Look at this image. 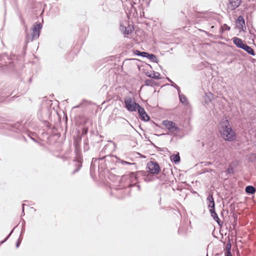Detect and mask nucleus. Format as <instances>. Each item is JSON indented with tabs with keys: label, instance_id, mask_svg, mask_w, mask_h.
Instances as JSON below:
<instances>
[{
	"label": "nucleus",
	"instance_id": "obj_1",
	"mask_svg": "<svg viewBox=\"0 0 256 256\" xmlns=\"http://www.w3.org/2000/svg\"><path fill=\"white\" fill-rule=\"evenodd\" d=\"M222 137L226 141L232 142L236 138V134L230 125L228 120H223L220 124Z\"/></svg>",
	"mask_w": 256,
	"mask_h": 256
},
{
	"label": "nucleus",
	"instance_id": "obj_2",
	"mask_svg": "<svg viewBox=\"0 0 256 256\" xmlns=\"http://www.w3.org/2000/svg\"><path fill=\"white\" fill-rule=\"evenodd\" d=\"M43 17H40L41 22H35L32 28V33L31 34H26V43L28 44L30 42H32L34 40H36L40 36L41 30L42 28L44 20Z\"/></svg>",
	"mask_w": 256,
	"mask_h": 256
},
{
	"label": "nucleus",
	"instance_id": "obj_3",
	"mask_svg": "<svg viewBox=\"0 0 256 256\" xmlns=\"http://www.w3.org/2000/svg\"><path fill=\"white\" fill-rule=\"evenodd\" d=\"M147 172L144 171H138L136 172H132L128 174L122 176V181H126L128 187L134 186L137 183V178L138 176H146Z\"/></svg>",
	"mask_w": 256,
	"mask_h": 256
},
{
	"label": "nucleus",
	"instance_id": "obj_4",
	"mask_svg": "<svg viewBox=\"0 0 256 256\" xmlns=\"http://www.w3.org/2000/svg\"><path fill=\"white\" fill-rule=\"evenodd\" d=\"M22 125L20 123H16L14 124L13 126H12V128L11 129V130L14 131L16 132H22L23 133V138H24L26 140V136L28 137L30 139L32 140L33 141L36 142H37V138L38 136L37 134L35 132H32L31 131H30L29 130H23L22 131Z\"/></svg>",
	"mask_w": 256,
	"mask_h": 256
},
{
	"label": "nucleus",
	"instance_id": "obj_5",
	"mask_svg": "<svg viewBox=\"0 0 256 256\" xmlns=\"http://www.w3.org/2000/svg\"><path fill=\"white\" fill-rule=\"evenodd\" d=\"M75 152L76 156L74 160V166L76 168L74 170L72 174L78 172L82 166V158L80 152L78 151L77 144L76 145Z\"/></svg>",
	"mask_w": 256,
	"mask_h": 256
},
{
	"label": "nucleus",
	"instance_id": "obj_6",
	"mask_svg": "<svg viewBox=\"0 0 256 256\" xmlns=\"http://www.w3.org/2000/svg\"><path fill=\"white\" fill-rule=\"evenodd\" d=\"M124 106L130 112H135L140 106V104L132 100V99L130 97H126L124 98Z\"/></svg>",
	"mask_w": 256,
	"mask_h": 256
},
{
	"label": "nucleus",
	"instance_id": "obj_7",
	"mask_svg": "<svg viewBox=\"0 0 256 256\" xmlns=\"http://www.w3.org/2000/svg\"><path fill=\"white\" fill-rule=\"evenodd\" d=\"M162 125L166 128L170 133L174 134L180 131V128L176 125V124L170 120H164L162 122Z\"/></svg>",
	"mask_w": 256,
	"mask_h": 256
},
{
	"label": "nucleus",
	"instance_id": "obj_8",
	"mask_svg": "<svg viewBox=\"0 0 256 256\" xmlns=\"http://www.w3.org/2000/svg\"><path fill=\"white\" fill-rule=\"evenodd\" d=\"M147 168L148 169V172L150 173V176L152 174H157L160 171V168L158 164L156 162L150 161L147 164Z\"/></svg>",
	"mask_w": 256,
	"mask_h": 256
},
{
	"label": "nucleus",
	"instance_id": "obj_9",
	"mask_svg": "<svg viewBox=\"0 0 256 256\" xmlns=\"http://www.w3.org/2000/svg\"><path fill=\"white\" fill-rule=\"evenodd\" d=\"M137 110L140 115V118L142 120L148 122L150 120V117L146 114L144 108L140 106L137 109Z\"/></svg>",
	"mask_w": 256,
	"mask_h": 256
},
{
	"label": "nucleus",
	"instance_id": "obj_10",
	"mask_svg": "<svg viewBox=\"0 0 256 256\" xmlns=\"http://www.w3.org/2000/svg\"><path fill=\"white\" fill-rule=\"evenodd\" d=\"M236 28L242 31H245L246 27L244 17H238L236 20Z\"/></svg>",
	"mask_w": 256,
	"mask_h": 256
},
{
	"label": "nucleus",
	"instance_id": "obj_11",
	"mask_svg": "<svg viewBox=\"0 0 256 256\" xmlns=\"http://www.w3.org/2000/svg\"><path fill=\"white\" fill-rule=\"evenodd\" d=\"M101 135H100L98 136V134H97V143L100 142V146H104L102 150L100 152V154H102L105 152L108 146V144H106V143L108 142V141L104 140H101Z\"/></svg>",
	"mask_w": 256,
	"mask_h": 256
},
{
	"label": "nucleus",
	"instance_id": "obj_12",
	"mask_svg": "<svg viewBox=\"0 0 256 256\" xmlns=\"http://www.w3.org/2000/svg\"><path fill=\"white\" fill-rule=\"evenodd\" d=\"M96 162V158H94L92 159V161L91 162V165L90 167V176L91 178L95 180V176H96V172H95V162Z\"/></svg>",
	"mask_w": 256,
	"mask_h": 256
},
{
	"label": "nucleus",
	"instance_id": "obj_13",
	"mask_svg": "<svg viewBox=\"0 0 256 256\" xmlns=\"http://www.w3.org/2000/svg\"><path fill=\"white\" fill-rule=\"evenodd\" d=\"M213 98V94L210 92H205L204 95L203 97V101L206 104H209L210 102L212 100Z\"/></svg>",
	"mask_w": 256,
	"mask_h": 256
},
{
	"label": "nucleus",
	"instance_id": "obj_14",
	"mask_svg": "<svg viewBox=\"0 0 256 256\" xmlns=\"http://www.w3.org/2000/svg\"><path fill=\"white\" fill-rule=\"evenodd\" d=\"M242 0H229V8L234 10L240 4Z\"/></svg>",
	"mask_w": 256,
	"mask_h": 256
},
{
	"label": "nucleus",
	"instance_id": "obj_15",
	"mask_svg": "<svg viewBox=\"0 0 256 256\" xmlns=\"http://www.w3.org/2000/svg\"><path fill=\"white\" fill-rule=\"evenodd\" d=\"M232 40L234 44L238 48L242 49L245 45L242 40L238 38L234 37L232 38Z\"/></svg>",
	"mask_w": 256,
	"mask_h": 256
},
{
	"label": "nucleus",
	"instance_id": "obj_16",
	"mask_svg": "<svg viewBox=\"0 0 256 256\" xmlns=\"http://www.w3.org/2000/svg\"><path fill=\"white\" fill-rule=\"evenodd\" d=\"M178 94L180 102L183 104L187 106L188 104V102L186 97L184 94H181L180 90L178 91Z\"/></svg>",
	"mask_w": 256,
	"mask_h": 256
},
{
	"label": "nucleus",
	"instance_id": "obj_17",
	"mask_svg": "<svg viewBox=\"0 0 256 256\" xmlns=\"http://www.w3.org/2000/svg\"><path fill=\"white\" fill-rule=\"evenodd\" d=\"M120 31L124 34L128 35L131 32V30L128 27L127 28L126 26H123L122 24H120Z\"/></svg>",
	"mask_w": 256,
	"mask_h": 256
},
{
	"label": "nucleus",
	"instance_id": "obj_18",
	"mask_svg": "<svg viewBox=\"0 0 256 256\" xmlns=\"http://www.w3.org/2000/svg\"><path fill=\"white\" fill-rule=\"evenodd\" d=\"M170 159L172 162H174L175 164L179 163L180 160V156L178 152L176 154H172L170 156Z\"/></svg>",
	"mask_w": 256,
	"mask_h": 256
},
{
	"label": "nucleus",
	"instance_id": "obj_19",
	"mask_svg": "<svg viewBox=\"0 0 256 256\" xmlns=\"http://www.w3.org/2000/svg\"><path fill=\"white\" fill-rule=\"evenodd\" d=\"M206 200L208 202V208H212L215 206V203L214 199L212 195L210 194L206 198Z\"/></svg>",
	"mask_w": 256,
	"mask_h": 256
},
{
	"label": "nucleus",
	"instance_id": "obj_20",
	"mask_svg": "<svg viewBox=\"0 0 256 256\" xmlns=\"http://www.w3.org/2000/svg\"><path fill=\"white\" fill-rule=\"evenodd\" d=\"M245 191L248 194H254L256 191V188L252 186H248L246 187Z\"/></svg>",
	"mask_w": 256,
	"mask_h": 256
},
{
	"label": "nucleus",
	"instance_id": "obj_21",
	"mask_svg": "<svg viewBox=\"0 0 256 256\" xmlns=\"http://www.w3.org/2000/svg\"><path fill=\"white\" fill-rule=\"evenodd\" d=\"M242 49L244 50L248 54L250 55H254V52L253 49L250 46H248L246 44H245V45L244 46Z\"/></svg>",
	"mask_w": 256,
	"mask_h": 256
},
{
	"label": "nucleus",
	"instance_id": "obj_22",
	"mask_svg": "<svg viewBox=\"0 0 256 256\" xmlns=\"http://www.w3.org/2000/svg\"><path fill=\"white\" fill-rule=\"evenodd\" d=\"M36 8H37L36 10H34V8H33V10H32V12H35L34 16H44V10H42V8H38V7Z\"/></svg>",
	"mask_w": 256,
	"mask_h": 256
},
{
	"label": "nucleus",
	"instance_id": "obj_23",
	"mask_svg": "<svg viewBox=\"0 0 256 256\" xmlns=\"http://www.w3.org/2000/svg\"><path fill=\"white\" fill-rule=\"evenodd\" d=\"M148 76L156 80H159L160 78V74L159 72L154 71L152 72V74H147Z\"/></svg>",
	"mask_w": 256,
	"mask_h": 256
},
{
	"label": "nucleus",
	"instance_id": "obj_24",
	"mask_svg": "<svg viewBox=\"0 0 256 256\" xmlns=\"http://www.w3.org/2000/svg\"><path fill=\"white\" fill-rule=\"evenodd\" d=\"M230 30V27L228 26L226 24H224L223 25H222L219 32L220 34H223V32L225 31H229Z\"/></svg>",
	"mask_w": 256,
	"mask_h": 256
},
{
	"label": "nucleus",
	"instance_id": "obj_25",
	"mask_svg": "<svg viewBox=\"0 0 256 256\" xmlns=\"http://www.w3.org/2000/svg\"><path fill=\"white\" fill-rule=\"evenodd\" d=\"M189 232L188 228H185L184 226L182 224L180 226L179 228L178 232L180 234H187Z\"/></svg>",
	"mask_w": 256,
	"mask_h": 256
},
{
	"label": "nucleus",
	"instance_id": "obj_26",
	"mask_svg": "<svg viewBox=\"0 0 256 256\" xmlns=\"http://www.w3.org/2000/svg\"><path fill=\"white\" fill-rule=\"evenodd\" d=\"M211 216L212 217L214 220L218 223V226H222L223 222H221L216 213L211 215Z\"/></svg>",
	"mask_w": 256,
	"mask_h": 256
},
{
	"label": "nucleus",
	"instance_id": "obj_27",
	"mask_svg": "<svg viewBox=\"0 0 256 256\" xmlns=\"http://www.w3.org/2000/svg\"><path fill=\"white\" fill-rule=\"evenodd\" d=\"M148 58L154 62H158V59L156 55L152 54H149V56Z\"/></svg>",
	"mask_w": 256,
	"mask_h": 256
},
{
	"label": "nucleus",
	"instance_id": "obj_28",
	"mask_svg": "<svg viewBox=\"0 0 256 256\" xmlns=\"http://www.w3.org/2000/svg\"><path fill=\"white\" fill-rule=\"evenodd\" d=\"M144 84L147 86H154L156 85V82L152 79L146 80Z\"/></svg>",
	"mask_w": 256,
	"mask_h": 256
},
{
	"label": "nucleus",
	"instance_id": "obj_29",
	"mask_svg": "<svg viewBox=\"0 0 256 256\" xmlns=\"http://www.w3.org/2000/svg\"><path fill=\"white\" fill-rule=\"evenodd\" d=\"M166 79L171 83V86L177 90L178 92L180 90L179 86L174 82L170 78H166Z\"/></svg>",
	"mask_w": 256,
	"mask_h": 256
},
{
	"label": "nucleus",
	"instance_id": "obj_30",
	"mask_svg": "<svg viewBox=\"0 0 256 256\" xmlns=\"http://www.w3.org/2000/svg\"><path fill=\"white\" fill-rule=\"evenodd\" d=\"M120 162L122 164H128V165H130V166H134V168L136 167V163H131V162H126L125 160H121Z\"/></svg>",
	"mask_w": 256,
	"mask_h": 256
},
{
	"label": "nucleus",
	"instance_id": "obj_31",
	"mask_svg": "<svg viewBox=\"0 0 256 256\" xmlns=\"http://www.w3.org/2000/svg\"><path fill=\"white\" fill-rule=\"evenodd\" d=\"M231 247H232V245H231L230 240H228V242L226 246V251L231 250Z\"/></svg>",
	"mask_w": 256,
	"mask_h": 256
},
{
	"label": "nucleus",
	"instance_id": "obj_32",
	"mask_svg": "<svg viewBox=\"0 0 256 256\" xmlns=\"http://www.w3.org/2000/svg\"><path fill=\"white\" fill-rule=\"evenodd\" d=\"M22 236H21V235H20V237H19V238H18V241H17V242L16 243V248H18L20 246V242H21V241L22 240Z\"/></svg>",
	"mask_w": 256,
	"mask_h": 256
},
{
	"label": "nucleus",
	"instance_id": "obj_33",
	"mask_svg": "<svg viewBox=\"0 0 256 256\" xmlns=\"http://www.w3.org/2000/svg\"><path fill=\"white\" fill-rule=\"evenodd\" d=\"M140 56H142L144 58H148V56H149V53L148 52H142V53H140Z\"/></svg>",
	"mask_w": 256,
	"mask_h": 256
},
{
	"label": "nucleus",
	"instance_id": "obj_34",
	"mask_svg": "<svg viewBox=\"0 0 256 256\" xmlns=\"http://www.w3.org/2000/svg\"><path fill=\"white\" fill-rule=\"evenodd\" d=\"M15 228H14L10 232L9 234L2 240V241L1 242V244H2L4 242H6L8 238L11 235V234H12V232H13L14 229Z\"/></svg>",
	"mask_w": 256,
	"mask_h": 256
},
{
	"label": "nucleus",
	"instance_id": "obj_35",
	"mask_svg": "<svg viewBox=\"0 0 256 256\" xmlns=\"http://www.w3.org/2000/svg\"><path fill=\"white\" fill-rule=\"evenodd\" d=\"M210 215L216 214V210H215V206L210 208Z\"/></svg>",
	"mask_w": 256,
	"mask_h": 256
},
{
	"label": "nucleus",
	"instance_id": "obj_36",
	"mask_svg": "<svg viewBox=\"0 0 256 256\" xmlns=\"http://www.w3.org/2000/svg\"><path fill=\"white\" fill-rule=\"evenodd\" d=\"M144 180L145 182H148L152 180V179L150 178L148 175H147V176L144 178Z\"/></svg>",
	"mask_w": 256,
	"mask_h": 256
},
{
	"label": "nucleus",
	"instance_id": "obj_37",
	"mask_svg": "<svg viewBox=\"0 0 256 256\" xmlns=\"http://www.w3.org/2000/svg\"><path fill=\"white\" fill-rule=\"evenodd\" d=\"M232 172H233V168H228L226 170V172L228 174H231Z\"/></svg>",
	"mask_w": 256,
	"mask_h": 256
},
{
	"label": "nucleus",
	"instance_id": "obj_38",
	"mask_svg": "<svg viewBox=\"0 0 256 256\" xmlns=\"http://www.w3.org/2000/svg\"><path fill=\"white\" fill-rule=\"evenodd\" d=\"M226 256H232L231 251L228 250L226 252Z\"/></svg>",
	"mask_w": 256,
	"mask_h": 256
},
{
	"label": "nucleus",
	"instance_id": "obj_39",
	"mask_svg": "<svg viewBox=\"0 0 256 256\" xmlns=\"http://www.w3.org/2000/svg\"><path fill=\"white\" fill-rule=\"evenodd\" d=\"M134 52V54H136L138 56H140V53H142L141 52H140V51H139L138 50H136Z\"/></svg>",
	"mask_w": 256,
	"mask_h": 256
},
{
	"label": "nucleus",
	"instance_id": "obj_40",
	"mask_svg": "<svg viewBox=\"0 0 256 256\" xmlns=\"http://www.w3.org/2000/svg\"><path fill=\"white\" fill-rule=\"evenodd\" d=\"M24 230H25V226H22V230H21V234H20L21 236H22V234L24 232Z\"/></svg>",
	"mask_w": 256,
	"mask_h": 256
},
{
	"label": "nucleus",
	"instance_id": "obj_41",
	"mask_svg": "<svg viewBox=\"0 0 256 256\" xmlns=\"http://www.w3.org/2000/svg\"><path fill=\"white\" fill-rule=\"evenodd\" d=\"M25 204H22V216H24V206Z\"/></svg>",
	"mask_w": 256,
	"mask_h": 256
},
{
	"label": "nucleus",
	"instance_id": "obj_42",
	"mask_svg": "<svg viewBox=\"0 0 256 256\" xmlns=\"http://www.w3.org/2000/svg\"><path fill=\"white\" fill-rule=\"evenodd\" d=\"M45 124L46 126V127L48 128H50V124L47 121H44Z\"/></svg>",
	"mask_w": 256,
	"mask_h": 256
},
{
	"label": "nucleus",
	"instance_id": "obj_43",
	"mask_svg": "<svg viewBox=\"0 0 256 256\" xmlns=\"http://www.w3.org/2000/svg\"><path fill=\"white\" fill-rule=\"evenodd\" d=\"M22 226H25L26 222L24 220H22Z\"/></svg>",
	"mask_w": 256,
	"mask_h": 256
},
{
	"label": "nucleus",
	"instance_id": "obj_44",
	"mask_svg": "<svg viewBox=\"0 0 256 256\" xmlns=\"http://www.w3.org/2000/svg\"><path fill=\"white\" fill-rule=\"evenodd\" d=\"M126 16H134V13L132 14V16L131 14H128L126 12Z\"/></svg>",
	"mask_w": 256,
	"mask_h": 256
},
{
	"label": "nucleus",
	"instance_id": "obj_45",
	"mask_svg": "<svg viewBox=\"0 0 256 256\" xmlns=\"http://www.w3.org/2000/svg\"><path fill=\"white\" fill-rule=\"evenodd\" d=\"M118 190L120 191V193H122L124 190V188H120Z\"/></svg>",
	"mask_w": 256,
	"mask_h": 256
},
{
	"label": "nucleus",
	"instance_id": "obj_46",
	"mask_svg": "<svg viewBox=\"0 0 256 256\" xmlns=\"http://www.w3.org/2000/svg\"><path fill=\"white\" fill-rule=\"evenodd\" d=\"M106 157V156H102V158H97V160L98 159V160H102L104 158Z\"/></svg>",
	"mask_w": 256,
	"mask_h": 256
},
{
	"label": "nucleus",
	"instance_id": "obj_47",
	"mask_svg": "<svg viewBox=\"0 0 256 256\" xmlns=\"http://www.w3.org/2000/svg\"><path fill=\"white\" fill-rule=\"evenodd\" d=\"M73 55V52H70L68 54V56H72Z\"/></svg>",
	"mask_w": 256,
	"mask_h": 256
},
{
	"label": "nucleus",
	"instance_id": "obj_48",
	"mask_svg": "<svg viewBox=\"0 0 256 256\" xmlns=\"http://www.w3.org/2000/svg\"><path fill=\"white\" fill-rule=\"evenodd\" d=\"M186 222L187 223V224H190V222L188 221V220H186Z\"/></svg>",
	"mask_w": 256,
	"mask_h": 256
},
{
	"label": "nucleus",
	"instance_id": "obj_49",
	"mask_svg": "<svg viewBox=\"0 0 256 256\" xmlns=\"http://www.w3.org/2000/svg\"><path fill=\"white\" fill-rule=\"evenodd\" d=\"M20 20H21V22L24 24V20L22 18H21Z\"/></svg>",
	"mask_w": 256,
	"mask_h": 256
},
{
	"label": "nucleus",
	"instance_id": "obj_50",
	"mask_svg": "<svg viewBox=\"0 0 256 256\" xmlns=\"http://www.w3.org/2000/svg\"><path fill=\"white\" fill-rule=\"evenodd\" d=\"M234 219L236 221L237 220V217L236 216H234Z\"/></svg>",
	"mask_w": 256,
	"mask_h": 256
},
{
	"label": "nucleus",
	"instance_id": "obj_51",
	"mask_svg": "<svg viewBox=\"0 0 256 256\" xmlns=\"http://www.w3.org/2000/svg\"><path fill=\"white\" fill-rule=\"evenodd\" d=\"M138 190H140V186L139 185H138Z\"/></svg>",
	"mask_w": 256,
	"mask_h": 256
},
{
	"label": "nucleus",
	"instance_id": "obj_52",
	"mask_svg": "<svg viewBox=\"0 0 256 256\" xmlns=\"http://www.w3.org/2000/svg\"><path fill=\"white\" fill-rule=\"evenodd\" d=\"M214 28V26H212L211 27V28Z\"/></svg>",
	"mask_w": 256,
	"mask_h": 256
},
{
	"label": "nucleus",
	"instance_id": "obj_53",
	"mask_svg": "<svg viewBox=\"0 0 256 256\" xmlns=\"http://www.w3.org/2000/svg\"><path fill=\"white\" fill-rule=\"evenodd\" d=\"M206 34H207V35H208V36H210V34H208V33H206ZM210 36H212V34H210Z\"/></svg>",
	"mask_w": 256,
	"mask_h": 256
},
{
	"label": "nucleus",
	"instance_id": "obj_54",
	"mask_svg": "<svg viewBox=\"0 0 256 256\" xmlns=\"http://www.w3.org/2000/svg\"><path fill=\"white\" fill-rule=\"evenodd\" d=\"M206 256H208V255Z\"/></svg>",
	"mask_w": 256,
	"mask_h": 256
},
{
	"label": "nucleus",
	"instance_id": "obj_55",
	"mask_svg": "<svg viewBox=\"0 0 256 256\" xmlns=\"http://www.w3.org/2000/svg\"><path fill=\"white\" fill-rule=\"evenodd\" d=\"M206 256H208V255Z\"/></svg>",
	"mask_w": 256,
	"mask_h": 256
}]
</instances>
